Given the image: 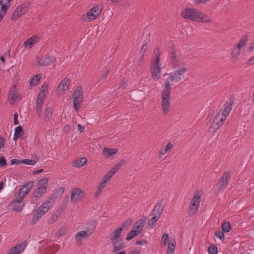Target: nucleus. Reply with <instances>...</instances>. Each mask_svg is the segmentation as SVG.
<instances>
[{"label":"nucleus","mask_w":254,"mask_h":254,"mask_svg":"<svg viewBox=\"0 0 254 254\" xmlns=\"http://www.w3.org/2000/svg\"><path fill=\"white\" fill-rule=\"evenodd\" d=\"M161 52L156 48L152 54L150 67L153 79L157 81L161 77V70L165 67L161 62Z\"/></svg>","instance_id":"1"},{"label":"nucleus","mask_w":254,"mask_h":254,"mask_svg":"<svg viewBox=\"0 0 254 254\" xmlns=\"http://www.w3.org/2000/svg\"><path fill=\"white\" fill-rule=\"evenodd\" d=\"M182 16L185 19L198 22L207 23L211 21V19L205 14L194 8L183 9L182 11Z\"/></svg>","instance_id":"2"},{"label":"nucleus","mask_w":254,"mask_h":254,"mask_svg":"<svg viewBox=\"0 0 254 254\" xmlns=\"http://www.w3.org/2000/svg\"><path fill=\"white\" fill-rule=\"evenodd\" d=\"M54 199V195L50 196L46 202L43 203L38 207L31 221L32 223L36 222L42 216L48 211L53 204Z\"/></svg>","instance_id":"3"},{"label":"nucleus","mask_w":254,"mask_h":254,"mask_svg":"<svg viewBox=\"0 0 254 254\" xmlns=\"http://www.w3.org/2000/svg\"><path fill=\"white\" fill-rule=\"evenodd\" d=\"M233 101L226 102L223 105L221 110H220L214 118V122H217L216 125H218L217 128H219L223 124V122L226 120L227 117L229 115L232 109Z\"/></svg>","instance_id":"4"},{"label":"nucleus","mask_w":254,"mask_h":254,"mask_svg":"<svg viewBox=\"0 0 254 254\" xmlns=\"http://www.w3.org/2000/svg\"><path fill=\"white\" fill-rule=\"evenodd\" d=\"M187 71L186 67H182L176 70L175 72L170 73L165 82L164 88L168 87V89L171 90V85H175L183 79L184 74Z\"/></svg>","instance_id":"5"},{"label":"nucleus","mask_w":254,"mask_h":254,"mask_svg":"<svg viewBox=\"0 0 254 254\" xmlns=\"http://www.w3.org/2000/svg\"><path fill=\"white\" fill-rule=\"evenodd\" d=\"M170 93L168 87L164 88L162 93L161 108L163 115L167 114L170 110Z\"/></svg>","instance_id":"6"},{"label":"nucleus","mask_w":254,"mask_h":254,"mask_svg":"<svg viewBox=\"0 0 254 254\" xmlns=\"http://www.w3.org/2000/svg\"><path fill=\"white\" fill-rule=\"evenodd\" d=\"M72 98L74 110L78 112L83 102V93L81 86H78L76 87L73 93Z\"/></svg>","instance_id":"7"},{"label":"nucleus","mask_w":254,"mask_h":254,"mask_svg":"<svg viewBox=\"0 0 254 254\" xmlns=\"http://www.w3.org/2000/svg\"><path fill=\"white\" fill-rule=\"evenodd\" d=\"M102 10V6L100 5H96L87 12L86 16H84L83 17V19L86 22H91L100 15Z\"/></svg>","instance_id":"8"},{"label":"nucleus","mask_w":254,"mask_h":254,"mask_svg":"<svg viewBox=\"0 0 254 254\" xmlns=\"http://www.w3.org/2000/svg\"><path fill=\"white\" fill-rule=\"evenodd\" d=\"M200 201V194L198 192H195L189 206V211L190 214H194L198 211Z\"/></svg>","instance_id":"9"},{"label":"nucleus","mask_w":254,"mask_h":254,"mask_svg":"<svg viewBox=\"0 0 254 254\" xmlns=\"http://www.w3.org/2000/svg\"><path fill=\"white\" fill-rule=\"evenodd\" d=\"M30 5L29 2H26L18 6L14 11L11 16V20L15 21L18 18L25 14L27 12Z\"/></svg>","instance_id":"10"},{"label":"nucleus","mask_w":254,"mask_h":254,"mask_svg":"<svg viewBox=\"0 0 254 254\" xmlns=\"http://www.w3.org/2000/svg\"><path fill=\"white\" fill-rule=\"evenodd\" d=\"M126 161L122 160L117 163L110 171H109L105 176L103 177V180L107 183L110 180L111 178L119 170V169L125 164Z\"/></svg>","instance_id":"11"},{"label":"nucleus","mask_w":254,"mask_h":254,"mask_svg":"<svg viewBox=\"0 0 254 254\" xmlns=\"http://www.w3.org/2000/svg\"><path fill=\"white\" fill-rule=\"evenodd\" d=\"M53 57L40 56L37 58V63L39 65L45 66L50 65L56 62Z\"/></svg>","instance_id":"12"},{"label":"nucleus","mask_w":254,"mask_h":254,"mask_svg":"<svg viewBox=\"0 0 254 254\" xmlns=\"http://www.w3.org/2000/svg\"><path fill=\"white\" fill-rule=\"evenodd\" d=\"M84 196V192L78 188H76L72 189L70 195V200L72 202H77L81 200Z\"/></svg>","instance_id":"13"},{"label":"nucleus","mask_w":254,"mask_h":254,"mask_svg":"<svg viewBox=\"0 0 254 254\" xmlns=\"http://www.w3.org/2000/svg\"><path fill=\"white\" fill-rule=\"evenodd\" d=\"M93 233V230H87L86 231H80L77 232L75 237V240L77 243L81 244L83 240L87 239Z\"/></svg>","instance_id":"14"},{"label":"nucleus","mask_w":254,"mask_h":254,"mask_svg":"<svg viewBox=\"0 0 254 254\" xmlns=\"http://www.w3.org/2000/svg\"><path fill=\"white\" fill-rule=\"evenodd\" d=\"M12 0H0V22L5 15Z\"/></svg>","instance_id":"15"},{"label":"nucleus","mask_w":254,"mask_h":254,"mask_svg":"<svg viewBox=\"0 0 254 254\" xmlns=\"http://www.w3.org/2000/svg\"><path fill=\"white\" fill-rule=\"evenodd\" d=\"M230 178V174L228 172H226L224 173L221 180L217 184V186L219 190H223L226 188L228 184V182Z\"/></svg>","instance_id":"16"},{"label":"nucleus","mask_w":254,"mask_h":254,"mask_svg":"<svg viewBox=\"0 0 254 254\" xmlns=\"http://www.w3.org/2000/svg\"><path fill=\"white\" fill-rule=\"evenodd\" d=\"M33 186V182H28L25 183V184L24 185L20 190L18 193L19 196L23 198L25 197L32 188Z\"/></svg>","instance_id":"17"},{"label":"nucleus","mask_w":254,"mask_h":254,"mask_svg":"<svg viewBox=\"0 0 254 254\" xmlns=\"http://www.w3.org/2000/svg\"><path fill=\"white\" fill-rule=\"evenodd\" d=\"M19 96L18 95V92L16 90V85H13L12 87L10 89L9 94H8V99L9 103L10 104H13L14 102L16 101V100H20Z\"/></svg>","instance_id":"18"},{"label":"nucleus","mask_w":254,"mask_h":254,"mask_svg":"<svg viewBox=\"0 0 254 254\" xmlns=\"http://www.w3.org/2000/svg\"><path fill=\"white\" fill-rule=\"evenodd\" d=\"M26 244V242H25L17 245L9 250L8 254H19L24 251Z\"/></svg>","instance_id":"19"},{"label":"nucleus","mask_w":254,"mask_h":254,"mask_svg":"<svg viewBox=\"0 0 254 254\" xmlns=\"http://www.w3.org/2000/svg\"><path fill=\"white\" fill-rule=\"evenodd\" d=\"M169 63L173 65H177L179 64V61L176 58V52L173 47H172L169 51L168 57Z\"/></svg>","instance_id":"20"},{"label":"nucleus","mask_w":254,"mask_h":254,"mask_svg":"<svg viewBox=\"0 0 254 254\" xmlns=\"http://www.w3.org/2000/svg\"><path fill=\"white\" fill-rule=\"evenodd\" d=\"M69 80L66 78L63 79L58 86V92L60 94L64 93L68 89Z\"/></svg>","instance_id":"21"},{"label":"nucleus","mask_w":254,"mask_h":254,"mask_svg":"<svg viewBox=\"0 0 254 254\" xmlns=\"http://www.w3.org/2000/svg\"><path fill=\"white\" fill-rule=\"evenodd\" d=\"M122 231V227H119L115 231L112 232L110 235V240L111 242L121 240V234Z\"/></svg>","instance_id":"22"},{"label":"nucleus","mask_w":254,"mask_h":254,"mask_svg":"<svg viewBox=\"0 0 254 254\" xmlns=\"http://www.w3.org/2000/svg\"><path fill=\"white\" fill-rule=\"evenodd\" d=\"M162 204V202L159 201L155 205L152 212V216H155L158 218L160 217L163 209Z\"/></svg>","instance_id":"23"},{"label":"nucleus","mask_w":254,"mask_h":254,"mask_svg":"<svg viewBox=\"0 0 254 254\" xmlns=\"http://www.w3.org/2000/svg\"><path fill=\"white\" fill-rule=\"evenodd\" d=\"M39 37L37 35H34L28 39L23 44L25 48L29 49L33 47V45L36 43Z\"/></svg>","instance_id":"24"},{"label":"nucleus","mask_w":254,"mask_h":254,"mask_svg":"<svg viewBox=\"0 0 254 254\" xmlns=\"http://www.w3.org/2000/svg\"><path fill=\"white\" fill-rule=\"evenodd\" d=\"M144 226V220L140 219L135 223L132 229L139 234L142 231Z\"/></svg>","instance_id":"25"},{"label":"nucleus","mask_w":254,"mask_h":254,"mask_svg":"<svg viewBox=\"0 0 254 254\" xmlns=\"http://www.w3.org/2000/svg\"><path fill=\"white\" fill-rule=\"evenodd\" d=\"M111 242L113 246V252H117L125 248L124 245L122 242L121 240L115 241Z\"/></svg>","instance_id":"26"},{"label":"nucleus","mask_w":254,"mask_h":254,"mask_svg":"<svg viewBox=\"0 0 254 254\" xmlns=\"http://www.w3.org/2000/svg\"><path fill=\"white\" fill-rule=\"evenodd\" d=\"M117 148H109L105 147L103 150V154L106 157H110L115 155L118 152Z\"/></svg>","instance_id":"27"},{"label":"nucleus","mask_w":254,"mask_h":254,"mask_svg":"<svg viewBox=\"0 0 254 254\" xmlns=\"http://www.w3.org/2000/svg\"><path fill=\"white\" fill-rule=\"evenodd\" d=\"M23 135L22 128L20 126L17 127L15 128V131L14 134V140H16L17 139L20 138Z\"/></svg>","instance_id":"28"},{"label":"nucleus","mask_w":254,"mask_h":254,"mask_svg":"<svg viewBox=\"0 0 254 254\" xmlns=\"http://www.w3.org/2000/svg\"><path fill=\"white\" fill-rule=\"evenodd\" d=\"M46 192V190L43 189L38 187L33 192V197L39 198Z\"/></svg>","instance_id":"29"},{"label":"nucleus","mask_w":254,"mask_h":254,"mask_svg":"<svg viewBox=\"0 0 254 254\" xmlns=\"http://www.w3.org/2000/svg\"><path fill=\"white\" fill-rule=\"evenodd\" d=\"M248 40V37L247 35H244L241 39L239 44L237 46V48L238 49H241L244 47Z\"/></svg>","instance_id":"30"},{"label":"nucleus","mask_w":254,"mask_h":254,"mask_svg":"<svg viewBox=\"0 0 254 254\" xmlns=\"http://www.w3.org/2000/svg\"><path fill=\"white\" fill-rule=\"evenodd\" d=\"M107 182L102 179V181L97 187V190L96 191V195H99L102 191L103 189L105 188Z\"/></svg>","instance_id":"31"},{"label":"nucleus","mask_w":254,"mask_h":254,"mask_svg":"<svg viewBox=\"0 0 254 254\" xmlns=\"http://www.w3.org/2000/svg\"><path fill=\"white\" fill-rule=\"evenodd\" d=\"M42 75L41 73L35 75L31 79V85L32 86H35L38 84L39 81L42 78Z\"/></svg>","instance_id":"32"},{"label":"nucleus","mask_w":254,"mask_h":254,"mask_svg":"<svg viewBox=\"0 0 254 254\" xmlns=\"http://www.w3.org/2000/svg\"><path fill=\"white\" fill-rule=\"evenodd\" d=\"M87 162V159L82 157L80 159H77L74 161V166L76 167H80L84 165Z\"/></svg>","instance_id":"33"},{"label":"nucleus","mask_w":254,"mask_h":254,"mask_svg":"<svg viewBox=\"0 0 254 254\" xmlns=\"http://www.w3.org/2000/svg\"><path fill=\"white\" fill-rule=\"evenodd\" d=\"M48 180L47 179H42L38 181V187L43 189L46 191L47 188Z\"/></svg>","instance_id":"34"},{"label":"nucleus","mask_w":254,"mask_h":254,"mask_svg":"<svg viewBox=\"0 0 254 254\" xmlns=\"http://www.w3.org/2000/svg\"><path fill=\"white\" fill-rule=\"evenodd\" d=\"M45 120L49 122L52 117V109L50 107H47L44 112Z\"/></svg>","instance_id":"35"},{"label":"nucleus","mask_w":254,"mask_h":254,"mask_svg":"<svg viewBox=\"0 0 254 254\" xmlns=\"http://www.w3.org/2000/svg\"><path fill=\"white\" fill-rule=\"evenodd\" d=\"M137 235H138L137 232L134 231L133 229L132 230L130 231L127 236V240L128 241H130L131 239H132L133 238H134L135 236H136Z\"/></svg>","instance_id":"36"},{"label":"nucleus","mask_w":254,"mask_h":254,"mask_svg":"<svg viewBox=\"0 0 254 254\" xmlns=\"http://www.w3.org/2000/svg\"><path fill=\"white\" fill-rule=\"evenodd\" d=\"M43 103L41 102L37 101L36 103V112L38 114V116L40 117L42 114V107L43 105Z\"/></svg>","instance_id":"37"},{"label":"nucleus","mask_w":254,"mask_h":254,"mask_svg":"<svg viewBox=\"0 0 254 254\" xmlns=\"http://www.w3.org/2000/svg\"><path fill=\"white\" fill-rule=\"evenodd\" d=\"M231 225L228 222L223 223L222 226L223 231L225 232H229L231 230Z\"/></svg>","instance_id":"38"},{"label":"nucleus","mask_w":254,"mask_h":254,"mask_svg":"<svg viewBox=\"0 0 254 254\" xmlns=\"http://www.w3.org/2000/svg\"><path fill=\"white\" fill-rule=\"evenodd\" d=\"M176 247L175 243H169L167 248V252L169 254H172L174 252Z\"/></svg>","instance_id":"39"},{"label":"nucleus","mask_w":254,"mask_h":254,"mask_svg":"<svg viewBox=\"0 0 254 254\" xmlns=\"http://www.w3.org/2000/svg\"><path fill=\"white\" fill-rule=\"evenodd\" d=\"M21 162L23 164L29 165H34L36 163V161L33 159H23Z\"/></svg>","instance_id":"40"},{"label":"nucleus","mask_w":254,"mask_h":254,"mask_svg":"<svg viewBox=\"0 0 254 254\" xmlns=\"http://www.w3.org/2000/svg\"><path fill=\"white\" fill-rule=\"evenodd\" d=\"M12 208L16 212H20L22 210L23 205L22 204L12 203Z\"/></svg>","instance_id":"41"},{"label":"nucleus","mask_w":254,"mask_h":254,"mask_svg":"<svg viewBox=\"0 0 254 254\" xmlns=\"http://www.w3.org/2000/svg\"><path fill=\"white\" fill-rule=\"evenodd\" d=\"M208 251L209 254H217V247L214 245L210 246Z\"/></svg>","instance_id":"42"},{"label":"nucleus","mask_w":254,"mask_h":254,"mask_svg":"<svg viewBox=\"0 0 254 254\" xmlns=\"http://www.w3.org/2000/svg\"><path fill=\"white\" fill-rule=\"evenodd\" d=\"M152 216V218L149 221L148 225L152 228L155 225L159 218L156 217L155 216Z\"/></svg>","instance_id":"43"},{"label":"nucleus","mask_w":254,"mask_h":254,"mask_svg":"<svg viewBox=\"0 0 254 254\" xmlns=\"http://www.w3.org/2000/svg\"><path fill=\"white\" fill-rule=\"evenodd\" d=\"M215 235L217 237V238H219L221 240H224L225 239L224 234L223 231H221L220 230L216 231L215 232Z\"/></svg>","instance_id":"44"},{"label":"nucleus","mask_w":254,"mask_h":254,"mask_svg":"<svg viewBox=\"0 0 254 254\" xmlns=\"http://www.w3.org/2000/svg\"><path fill=\"white\" fill-rule=\"evenodd\" d=\"M59 216H60L59 213H55V214H54L53 215H52V216H51V217L50 218V219L49 220V223H50V224L53 223L54 222H55L58 219Z\"/></svg>","instance_id":"45"},{"label":"nucleus","mask_w":254,"mask_h":254,"mask_svg":"<svg viewBox=\"0 0 254 254\" xmlns=\"http://www.w3.org/2000/svg\"><path fill=\"white\" fill-rule=\"evenodd\" d=\"M48 84L47 83H44L42 86L40 92L47 94L48 92Z\"/></svg>","instance_id":"46"},{"label":"nucleus","mask_w":254,"mask_h":254,"mask_svg":"<svg viewBox=\"0 0 254 254\" xmlns=\"http://www.w3.org/2000/svg\"><path fill=\"white\" fill-rule=\"evenodd\" d=\"M46 94L40 92L38 97L37 101L43 102Z\"/></svg>","instance_id":"47"},{"label":"nucleus","mask_w":254,"mask_h":254,"mask_svg":"<svg viewBox=\"0 0 254 254\" xmlns=\"http://www.w3.org/2000/svg\"><path fill=\"white\" fill-rule=\"evenodd\" d=\"M169 236L168 234H164L162 237V241L163 242V244L164 246H166L168 243Z\"/></svg>","instance_id":"48"},{"label":"nucleus","mask_w":254,"mask_h":254,"mask_svg":"<svg viewBox=\"0 0 254 254\" xmlns=\"http://www.w3.org/2000/svg\"><path fill=\"white\" fill-rule=\"evenodd\" d=\"M23 197L19 196V195H18V197L15 198L13 201L12 203H17V204H22L21 201Z\"/></svg>","instance_id":"49"},{"label":"nucleus","mask_w":254,"mask_h":254,"mask_svg":"<svg viewBox=\"0 0 254 254\" xmlns=\"http://www.w3.org/2000/svg\"><path fill=\"white\" fill-rule=\"evenodd\" d=\"M131 223V220L128 219L126 221L124 222L120 227H122V228L123 229L124 228H125V227H127L128 226L130 225Z\"/></svg>","instance_id":"50"},{"label":"nucleus","mask_w":254,"mask_h":254,"mask_svg":"<svg viewBox=\"0 0 254 254\" xmlns=\"http://www.w3.org/2000/svg\"><path fill=\"white\" fill-rule=\"evenodd\" d=\"M6 165V161L3 157L0 158V166L3 167Z\"/></svg>","instance_id":"51"},{"label":"nucleus","mask_w":254,"mask_h":254,"mask_svg":"<svg viewBox=\"0 0 254 254\" xmlns=\"http://www.w3.org/2000/svg\"><path fill=\"white\" fill-rule=\"evenodd\" d=\"M108 73V71L106 70L105 73L102 74L99 78V81L103 80L106 77L107 74Z\"/></svg>","instance_id":"52"},{"label":"nucleus","mask_w":254,"mask_h":254,"mask_svg":"<svg viewBox=\"0 0 254 254\" xmlns=\"http://www.w3.org/2000/svg\"><path fill=\"white\" fill-rule=\"evenodd\" d=\"M11 165L13 164H19L20 163H22L21 160L17 159H13L11 160L10 161Z\"/></svg>","instance_id":"53"},{"label":"nucleus","mask_w":254,"mask_h":254,"mask_svg":"<svg viewBox=\"0 0 254 254\" xmlns=\"http://www.w3.org/2000/svg\"><path fill=\"white\" fill-rule=\"evenodd\" d=\"M19 124V122L18 120V114L17 113H15L14 115V124L17 125Z\"/></svg>","instance_id":"54"},{"label":"nucleus","mask_w":254,"mask_h":254,"mask_svg":"<svg viewBox=\"0 0 254 254\" xmlns=\"http://www.w3.org/2000/svg\"><path fill=\"white\" fill-rule=\"evenodd\" d=\"M127 254H140V251L137 249L129 252Z\"/></svg>","instance_id":"55"},{"label":"nucleus","mask_w":254,"mask_h":254,"mask_svg":"<svg viewBox=\"0 0 254 254\" xmlns=\"http://www.w3.org/2000/svg\"><path fill=\"white\" fill-rule=\"evenodd\" d=\"M147 48V43H145V44H143V46H142L141 49H140V52L141 53H144L146 51Z\"/></svg>","instance_id":"56"},{"label":"nucleus","mask_w":254,"mask_h":254,"mask_svg":"<svg viewBox=\"0 0 254 254\" xmlns=\"http://www.w3.org/2000/svg\"><path fill=\"white\" fill-rule=\"evenodd\" d=\"M4 142H5L4 139L2 137H0V150L4 146Z\"/></svg>","instance_id":"57"},{"label":"nucleus","mask_w":254,"mask_h":254,"mask_svg":"<svg viewBox=\"0 0 254 254\" xmlns=\"http://www.w3.org/2000/svg\"><path fill=\"white\" fill-rule=\"evenodd\" d=\"M146 243V241L141 240L137 241L135 242V244L137 245H140L145 244Z\"/></svg>","instance_id":"58"},{"label":"nucleus","mask_w":254,"mask_h":254,"mask_svg":"<svg viewBox=\"0 0 254 254\" xmlns=\"http://www.w3.org/2000/svg\"><path fill=\"white\" fill-rule=\"evenodd\" d=\"M167 151L165 149V148H162L161 150H160V155H159V157H161V156L162 155H165L166 153H167Z\"/></svg>","instance_id":"59"},{"label":"nucleus","mask_w":254,"mask_h":254,"mask_svg":"<svg viewBox=\"0 0 254 254\" xmlns=\"http://www.w3.org/2000/svg\"><path fill=\"white\" fill-rule=\"evenodd\" d=\"M77 129L80 131V132H82L83 131L84 129V127L81 126L80 125L77 126Z\"/></svg>","instance_id":"60"},{"label":"nucleus","mask_w":254,"mask_h":254,"mask_svg":"<svg viewBox=\"0 0 254 254\" xmlns=\"http://www.w3.org/2000/svg\"><path fill=\"white\" fill-rule=\"evenodd\" d=\"M249 64H254V56L249 61Z\"/></svg>","instance_id":"61"},{"label":"nucleus","mask_w":254,"mask_h":254,"mask_svg":"<svg viewBox=\"0 0 254 254\" xmlns=\"http://www.w3.org/2000/svg\"><path fill=\"white\" fill-rule=\"evenodd\" d=\"M240 49L236 50L234 51V54L236 55V56H238L240 54V51L239 50Z\"/></svg>","instance_id":"62"},{"label":"nucleus","mask_w":254,"mask_h":254,"mask_svg":"<svg viewBox=\"0 0 254 254\" xmlns=\"http://www.w3.org/2000/svg\"><path fill=\"white\" fill-rule=\"evenodd\" d=\"M254 49V43H253L249 47V51L252 52Z\"/></svg>","instance_id":"63"},{"label":"nucleus","mask_w":254,"mask_h":254,"mask_svg":"<svg viewBox=\"0 0 254 254\" xmlns=\"http://www.w3.org/2000/svg\"><path fill=\"white\" fill-rule=\"evenodd\" d=\"M168 148V149H169L170 150H171L172 147H173V145L171 143V142H169L166 145Z\"/></svg>","instance_id":"64"}]
</instances>
